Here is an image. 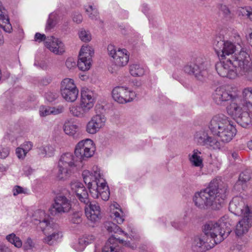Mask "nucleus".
Here are the masks:
<instances>
[{
    "instance_id": "obj_64",
    "label": "nucleus",
    "mask_w": 252,
    "mask_h": 252,
    "mask_svg": "<svg viewBox=\"0 0 252 252\" xmlns=\"http://www.w3.org/2000/svg\"><path fill=\"white\" fill-rule=\"evenodd\" d=\"M0 252H11L10 249L4 245H0Z\"/></svg>"
},
{
    "instance_id": "obj_26",
    "label": "nucleus",
    "mask_w": 252,
    "mask_h": 252,
    "mask_svg": "<svg viewBox=\"0 0 252 252\" xmlns=\"http://www.w3.org/2000/svg\"><path fill=\"white\" fill-rule=\"evenodd\" d=\"M118 241L120 243L123 244L124 245L131 247L132 249H134L135 247L131 246L129 242H126L122 239L116 238L113 236H112L109 238L107 241L106 242L105 245L102 249V252H118L117 249L115 247V242ZM94 252H99L96 250H95Z\"/></svg>"
},
{
    "instance_id": "obj_8",
    "label": "nucleus",
    "mask_w": 252,
    "mask_h": 252,
    "mask_svg": "<svg viewBox=\"0 0 252 252\" xmlns=\"http://www.w3.org/2000/svg\"><path fill=\"white\" fill-rule=\"evenodd\" d=\"M69 193L67 190L64 189L62 193L58 194L54 198V203L49 210L50 214L57 216L68 213L71 209L70 200L68 198Z\"/></svg>"
},
{
    "instance_id": "obj_52",
    "label": "nucleus",
    "mask_w": 252,
    "mask_h": 252,
    "mask_svg": "<svg viewBox=\"0 0 252 252\" xmlns=\"http://www.w3.org/2000/svg\"><path fill=\"white\" fill-rule=\"evenodd\" d=\"M16 154L19 159H24L26 156L27 153L25 152L24 150L20 147L16 149Z\"/></svg>"
},
{
    "instance_id": "obj_41",
    "label": "nucleus",
    "mask_w": 252,
    "mask_h": 252,
    "mask_svg": "<svg viewBox=\"0 0 252 252\" xmlns=\"http://www.w3.org/2000/svg\"><path fill=\"white\" fill-rule=\"evenodd\" d=\"M105 227L109 232L118 233L120 232L124 233L126 236H127V235L126 233H125L124 232L121 230L120 227L113 222H106L105 224Z\"/></svg>"
},
{
    "instance_id": "obj_60",
    "label": "nucleus",
    "mask_w": 252,
    "mask_h": 252,
    "mask_svg": "<svg viewBox=\"0 0 252 252\" xmlns=\"http://www.w3.org/2000/svg\"><path fill=\"white\" fill-rule=\"evenodd\" d=\"M185 222H178V221H173L171 222V224L172 226L174 227L176 229H181L185 225Z\"/></svg>"
},
{
    "instance_id": "obj_28",
    "label": "nucleus",
    "mask_w": 252,
    "mask_h": 252,
    "mask_svg": "<svg viewBox=\"0 0 252 252\" xmlns=\"http://www.w3.org/2000/svg\"><path fill=\"white\" fill-rule=\"evenodd\" d=\"M201 152L198 149H194L192 153L189 155V160L191 165L194 167L202 168L203 165V158L201 156Z\"/></svg>"
},
{
    "instance_id": "obj_30",
    "label": "nucleus",
    "mask_w": 252,
    "mask_h": 252,
    "mask_svg": "<svg viewBox=\"0 0 252 252\" xmlns=\"http://www.w3.org/2000/svg\"><path fill=\"white\" fill-rule=\"evenodd\" d=\"M251 178V174L249 171L246 170L242 172L240 174L238 180L235 185V189L239 191L244 190L247 186V183L250 180Z\"/></svg>"
},
{
    "instance_id": "obj_25",
    "label": "nucleus",
    "mask_w": 252,
    "mask_h": 252,
    "mask_svg": "<svg viewBox=\"0 0 252 252\" xmlns=\"http://www.w3.org/2000/svg\"><path fill=\"white\" fill-rule=\"evenodd\" d=\"M45 45L50 51L55 54H62L64 52L63 43L60 39L53 36L48 37Z\"/></svg>"
},
{
    "instance_id": "obj_53",
    "label": "nucleus",
    "mask_w": 252,
    "mask_h": 252,
    "mask_svg": "<svg viewBox=\"0 0 252 252\" xmlns=\"http://www.w3.org/2000/svg\"><path fill=\"white\" fill-rule=\"evenodd\" d=\"M82 221L81 218L78 214L74 213L72 215L70 221L74 224H79Z\"/></svg>"
},
{
    "instance_id": "obj_37",
    "label": "nucleus",
    "mask_w": 252,
    "mask_h": 252,
    "mask_svg": "<svg viewBox=\"0 0 252 252\" xmlns=\"http://www.w3.org/2000/svg\"><path fill=\"white\" fill-rule=\"evenodd\" d=\"M54 148L50 145L42 146L38 148L39 154L44 157H51L54 155Z\"/></svg>"
},
{
    "instance_id": "obj_20",
    "label": "nucleus",
    "mask_w": 252,
    "mask_h": 252,
    "mask_svg": "<svg viewBox=\"0 0 252 252\" xmlns=\"http://www.w3.org/2000/svg\"><path fill=\"white\" fill-rule=\"evenodd\" d=\"M214 241H210L204 235L194 237L191 245L192 250L196 252H204L215 246Z\"/></svg>"
},
{
    "instance_id": "obj_62",
    "label": "nucleus",
    "mask_w": 252,
    "mask_h": 252,
    "mask_svg": "<svg viewBox=\"0 0 252 252\" xmlns=\"http://www.w3.org/2000/svg\"><path fill=\"white\" fill-rule=\"evenodd\" d=\"M73 20L77 23H80L82 21V16L80 14H75L73 15Z\"/></svg>"
},
{
    "instance_id": "obj_13",
    "label": "nucleus",
    "mask_w": 252,
    "mask_h": 252,
    "mask_svg": "<svg viewBox=\"0 0 252 252\" xmlns=\"http://www.w3.org/2000/svg\"><path fill=\"white\" fill-rule=\"evenodd\" d=\"M229 210L237 216H244L248 213H252L251 209L245 202L244 199L240 196H235L229 203Z\"/></svg>"
},
{
    "instance_id": "obj_22",
    "label": "nucleus",
    "mask_w": 252,
    "mask_h": 252,
    "mask_svg": "<svg viewBox=\"0 0 252 252\" xmlns=\"http://www.w3.org/2000/svg\"><path fill=\"white\" fill-rule=\"evenodd\" d=\"M85 214L88 220L95 222L101 218L100 208L97 203L90 202L85 207Z\"/></svg>"
},
{
    "instance_id": "obj_18",
    "label": "nucleus",
    "mask_w": 252,
    "mask_h": 252,
    "mask_svg": "<svg viewBox=\"0 0 252 252\" xmlns=\"http://www.w3.org/2000/svg\"><path fill=\"white\" fill-rule=\"evenodd\" d=\"M106 118L102 113L93 116L86 125V131L90 134H95L105 125Z\"/></svg>"
},
{
    "instance_id": "obj_40",
    "label": "nucleus",
    "mask_w": 252,
    "mask_h": 252,
    "mask_svg": "<svg viewBox=\"0 0 252 252\" xmlns=\"http://www.w3.org/2000/svg\"><path fill=\"white\" fill-rule=\"evenodd\" d=\"M86 12L87 13L90 18L92 20H96L98 17V13L97 12V8L93 6L89 5L85 7Z\"/></svg>"
},
{
    "instance_id": "obj_49",
    "label": "nucleus",
    "mask_w": 252,
    "mask_h": 252,
    "mask_svg": "<svg viewBox=\"0 0 252 252\" xmlns=\"http://www.w3.org/2000/svg\"><path fill=\"white\" fill-rule=\"evenodd\" d=\"M65 65L69 69H74L76 66L75 60L72 58H68L66 61Z\"/></svg>"
},
{
    "instance_id": "obj_9",
    "label": "nucleus",
    "mask_w": 252,
    "mask_h": 252,
    "mask_svg": "<svg viewBox=\"0 0 252 252\" xmlns=\"http://www.w3.org/2000/svg\"><path fill=\"white\" fill-rule=\"evenodd\" d=\"M193 139L197 145L206 146L210 149H220L222 147L220 142L210 135L209 131L207 129L202 128L196 131Z\"/></svg>"
},
{
    "instance_id": "obj_35",
    "label": "nucleus",
    "mask_w": 252,
    "mask_h": 252,
    "mask_svg": "<svg viewBox=\"0 0 252 252\" xmlns=\"http://www.w3.org/2000/svg\"><path fill=\"white\" fill-rule=\"evenodd\" d=\"M118 204H114V207L116 208V210H113L111 212V218L115 220L119 224L122 223L124 221L123 217V212L121 209L117 208Z\"/></svg>"
},
{
    "instance_id": "obj_58",
    "label": "nucleus",
    "mask_w": 252,
    "mask_h": 252,
    "mask_svg": "<svg viewBox=\"0 0 252 252\" xmlns=\"http://www.w3.org/2000/svg\"><path fill=\"white\" fill-rule=\"evenodd\" d=\"M24 247L25 250L32 249L34 247L32 240L30 238H28Z\"/></svg>"
},
{
    "instance_id": "obj_16",
    "label": "nucleus",
    "mask_w": 252,
    "mask_h": 252,
    "mask_svg": "<svg viewBox=\"0 0 252 252\" xmlns=\"http://www.w3.org/2000/svg\"><path fill=\"white\" fill-rule=\"evenodd\" d=\"M112 94L113 99L122 104L131 101L135 96L134 92L124 86L115 87L113 89Z\"/></svg>"
},
{
    "instance_id": "obj_19",
    "label": "nucleus",
    "mask_w": 252,
    "mask_h": 252,
    "mask_svg": "<svg viewBox=\"0 0 252 252\" xmlns=\"http://www.w3.org/2000/svg\"><path fill=\"white\" fill-rule=\"evenodd\" d=\"M214 101L218 105H222V103L229 100H235L237 98L236 93L226 90L224 87L217 88L212 95Z\"/></svg>"
},
{
    "instance_id": "obj_59",
    "label": "nucleus",
    "mask_w": 252,
    "mask_h": 252,
    "mask_svg": "<svg viewBox=\"0 0 252 252\" xmlns=\"http://www.w3.org/2000/svg\"><path fill=\"white\" fill-rule=\"evenodd\" d=\"M81 239H85V241H86L85 243V244L87 246L89 244L93 242L94 241V240L95 239V237L94 236L91 235L84 236V237L81 238Z\"/></svg>"
},
{
    "instance_id": "obj_44",
    "label": "nucleus",
    "mask_w": 252,
    "mask_h": 252,
    "mask_svg": "<svg viewBox=\"0 0 252 252\" xmlns=\"http://www.w3.org/2000/svg\"><path fill=\"white\" fill-rule=\"evenodd\" d=\"M86 241L85 239L79 238L78 242L73 245V248L77 252H82L85 248Z\"/></svg>"
},
{
    "instance_id": "obj_10",
    "label": "nucleus",
    "mask_w": 252,
    "mask_h": 252,
    "mask_svg": "<svg viewBox=\"0 0 252 252\" xmlns=\"http://www.w3.org/2000/svg\"><path fill=\"white\" fill-rule=\"evenodd\" d=\"M95 151L93 141L87 139L80 141L76 146L74 154L82 163L83 160L92 157Z\"/></svg>"
},
{
    "instance_id": "obj_45",
    "label": "nucleus",
    "mask_w": 252,
    "mask_h": 252,
    "mask_svg": "<svg viewBox=\"0 0 252 252\" xmlns=\"http://www.w3.org/2000/svg\"><path fill=\"white\" fill-rule=\"evenodd\" d=\"M55 18V14H51L49 16V19L47 21L46 26L45 30L46 31L50 30L52 28H53L55 24H56V21L54 20V18Z\"/></svg>"
},
{
    "instance_id": "obj_3",
    "label": "nucleus",
    "mask_w": 252,
    "mask_h": 252,
    "mask_svg": "<svg viewBox=\"0 0 252 252\" xmlns=\"http://www.w3.org/2000/svg\"><path fill=\"white\" fill-rule=\"evenodd\" d=\"M83 166L74 154L66 153L63 154L58 164L57 177L60 180L67 179L74 171Z\"/></svg>"
},
{
    "instance_id": "obj_32",
    "label": "nucleus",
    "mask_w": 252,
    "mask_h": 252,
    "mask_svg": "<svg viewBox=\"0 0 252 252\" xmlns=\"http://www.w3.org/2000/svg\"><path fill=\"white\" fill-rule=\"evenodd\" d=\"M35 215L39 216V219H35V221L39 222V227L42 229V231H44V229L50 231V229H52L49 225V222L44 218L45 216L44 211L38 210L35 213Z\"/></svg>"
},
{
    "instance_id": "obj_23",
    "label": "nucleus",
    "mask_w": 252,
    "mask_h": 252,
    "mask_svg": "<svg viewBox=\"0 0 252 252\" xmlns=\"http://www.w3.org/2000/svg\"><path fill=\"white\" fill-rule=\"evenodd\" d=\"M242 219L239 221L235 228V233L238 236H241L248 232L252 225V213L242 216Z\"/></svg>"
},
{
    "instance_id": "obj_33",
    "label": "nucleus",
    "mask_w": 252,
    "mask_h": 252,
    "mask_svg": "<svg viewBox=\"0 0 252 252\" xmlns=\"http://www.w3.org/2000/svg\"><path fill=\"white\" fill-rule=\"evenodd\" d=\"M129 71L133 77H141L145 74L146 69L139 63H133L129 65Z\"/></svg>"
},
{
    "instance_id": "obj_36",
    "label": "nucleus",
    "mask_w": 252,
    "mask_h": 252,
    "mask_svg": "<svg viewBox=\"0 0 252 252\" xmlns=\"http://www.w3.org/2000/svg\"><path fill=\"white\" fill-rule=\"evenodd\" d=\"M75 193L81 202H83L86 205L89 203L90 200L88 198V193L83 185L77 190Z\"/></svg>"
},
{
    "instance_id": "obj_57",
    "label": "nucleus",
    "mask_w": 252,
    "mask_h": 252,
    "mask_svg": "<svg viewBox=\"0 0 252 252\" xmlns=\"http://www.w3.org/2000/svg\"><path fill=\"white\" fill-rule=\"evenodd\" d=\"M45 97L48 101L52 102L56 99L57 94L51 92H48L46 93Z\"/></svg>"
},
{
    "instance_id": "obj_42",
    "label": "nucleus",
    "mask_w": 252,
    "mask_h": 252,
    "mask_svg": "<svg viewBox=\"0 0 252 252\" xmlns=\"http://www.w3.org/2000/svg\"><path fill=\"white\" fill-rule=\"evenodd\" d=\"M220 12L223 15V17L227 19H230L232 17V14L229 8L224 4H220L218 5Z\"/></svg>"
},
{
    "instance_id": "obj_63",
    "label": "nucleus",
    "mask_w": 252,
    "mask_h": 252,
    "mask_svg": "<svg viewBox=\"0 0 252 252\" xmlns=\"http://www.w3.org/2000/svg\"><path fill=\"white\" fill-rule=\"evenodd\" d=\"M23 170H24L25 174L27 176H29V175H31L32 171V170L31 168V167L29 166H25L24 167Z\"/></svg>"
},
{
    "instance_id": "obj_4",
    "label": "nucleus",
    "mask_w": 252,
    "mask_h": 252,
    "mask_svg": "<svg viewBox=\"0 0 252 252\" xmlns=\"http://www.w3.org/2000/svg\"><path fill=\"white\" fill-rule=\"evenodd\" d=\"M245 50L242 49L238 54H235L225 61L216 64V69L218 74L222 77L234 79L239 75L238 69L241 65Z\"/></svg>"
},
{
    "instance_id": "obj_11",
    "label": "nucleus",
    "mask_w": 252,
    "mask_h": 252,
    "mask_svg": "<svg viewBox=\"0 0 252 252\" xmlns=\"http://www.w3.org/2000/svg\"><path fill=\"white\" fill-rule=\"evenodd\" d=\"M61 92L63 97L67 101L74 102L78 97L79 91L73 79L65 78L61 83Z\"/></svg>"
},
{
    "instance_id": "obj_61",
    "label": "nucleus",
    "mask_w": 252,
    "mask_h": 252,
    "mask_svg": "<svg viewBox=\"0 0 252 252\" xmlns=\"http://www.w3.org/2000/svg\"><path fill=\"white\" fill-rule=\"evenodd\" d=\"M241 12L242 13L243 15H246L251 20H252V12L244 8L241 9Z\"/></svg>"
},
{
    "instance_id": "obj_47",
    "label": "nucleus",
    "mask_w": 252,
    "mask_h": 252,
    "mask_svg": "<svg viewBox=\"0 0 252 252\" xmlns=\"http://www.w3.org/2000/svg\"><path fill=\"white\" fill-rule=\"evenodd\" d=\"M243 96L246 99L252 100V88L247 87L243 91Z\"/></svg>"
},
{
    "instance_id": "obj_51",
    "label": "nucleus",
    "mask_w": 252,
    "mask_h": 252,
    "mask_svg": "<svg viewBox=\"0 0 252 252\" xmlns=\"http://www.w3.org/2000/svg\"><path fill=\"white\" fill-rule=\"evenodd\" d=\"M82 185L83 184L81 182L78 181H73L70 183L71 190L75 193L76 192L77 190H78Z\"/></svg>"
},
{
    "instance_id": "obj_5",
    "label": "nucleus",
    "mask_w": 252,
    "mask_h": 252,
    "mask_svg": "<svg viewBox=\"0 0 252 252\" xmlns=\"http://www.w3.org/2000/svg\"><path fill=\"white\" fill-rule=\"evenodd\" d=\"M210 62L202 57H193L184 67L186 73L193 75L198 80L203 81L207 78Z\"/></svg>"
},
{
    "instance_id": "obj_24",
    "label": "nucleus",
    "mask_w": 252,
    "mask_h": 252,
    "mask_svg": "<svg viewBox=\"0 0 252 252\" xmlns=\"http://www.w3.org/2000/svg\"><path fill=\"white\" fill-rule=\"evenodd\" d=\"M104 180L102 181L96 188L90 189V194L94 198L100 197L102 200L106 201L108 200L110 196L109 188L106 185Z\"/></svg>"
},
{
    "instance_id": "obj_38",
    "label": "nucleus",
    "mask_w": 252,
    "mask_h": 252,
    "mask_svg": "<svg viewBox=\"0 0 252 252\" xmlns=\"http://www.w3.org/2000/svg\"><path fill=\"white\" fill-rule=\"evenodd\" d=\"M6 239L9 242L18 248H21L22 246L21 240L13 233L7 235Z\"/></svg>"
},
{
    "instance_id": "obj_12",
    "label": "nucleus",
    "mask_w": 252,
    "mask_h": 252,
    "mask_svg": "<svg viewBox=\"0 0 252 252\" xmlns=\"http://www.w3.org/2000/svg\"><path fill=\"white\" fill-rule=\"evenodd\" d=\"M94 54L93 49L89 46H82L78 56L77 66L82 71L89 70L91 66L92 57Z\"/></svg>"
},
{
    "instance_id": "obj_1",
    "label": "nucleus",
    "mask_w": 252,
    "mask_h": 252,
    "mask_svg": "<svg viewBox=\"0 0 252 252\" xmlns=\"http://www.w3.org/2000/svg\"><path fill=\"white\" fill-rule=\"evenodd\" d=\"M226 190L219 189L216 184L211 183L207 188L194 194L193 201L200 209H219L225 197Z\"/></svg>"
},
{
    "instance_id": "obj_43",
    "label": "nucleus",
    "mask_w": 252,
    "mask_h": 252,
    "mask_svg": "<svg viewBox=\"0 0 252 252\" xmlns=\"http://www.w3.org/2000/svg\"><path fill=\"white\" fill-rule=\"evenodd\" d=\"M78 35L80 39L83 42H89L92 38L90 32L83 29L79 31Z\"/></svg>"
},
{
    "instance_id": "obj_29",
    "label": "nucleus",
    "mask_w": 252,
    "mask_h": 252,
    "mask_svg": "<svg viewBox=\"0 0 252 252\" xmlns=\"http://www.w3.org/2000/svg\"><path fill=\"white\" fill-rule=\"evenodd\" d=\"M247 108H248L247 102L246 103V105H243V107H241L235 102H232L227 106V111L229 115L236 118L237 120Z\"/></svg>"
},
{
    "instance_id": "obj_17",
    "label": "nucleus",
    "mask_w": 252,
    "mask_h": 252,
    "mask_svg": "<svg viewBox=\"0 0 252 252\" xmlns=\"http://www.w3.org/2000/svg\"><path fill=\"white\" fill-rule=\"evenodd\" d=\"M215 50L221 59L232 55L236 50L234 44L229 40H220L215 45Z\"/></svg>"
},
{
    "instance_id": "obj_50",
    "label": "nucleus",
    "mask_w": 252,
    "mask_h": 252,
    "mask_svg": "<svg viewBox=\"0 0 252 252\" xmlns=\"http://www.w3.org/2000/svg\"><path fill=\"white\" fill-rule=\"evenodd\" d=\"M9 154V149L7 147H0V158H5Z\"/></svg>"
},
{
    "instance_id": "obj_7",
    "label": "nucleus",
    "mask_w": 252,
    "mask_h": 252,
    "mask_svg": "<svg viewBox=\"0 0 252 252\" xmlns=\"http://www.w3.org/2000/svg\"><path fill=\"white\" fill-rule=\"evenodd\" d=\"M204 235L210 241H214L215 245L220 243L229 235V229L224 231L217 222L209 221L203 228Z\"/></svg>"
},
{
    "instance_id": "obj_2",
    "label": "nucleus",
    "mask_w": 252,
    "mask_h": 252,
    "mask_svg": "<svg viewBox=\"0 0 252 252\" xmlns=\"http://www.w3.org/2000/svg\"><path fill=\"white\" fill-rule=\"evenodd\" d=\"M209 127L212 133L218 136L220 142L223 143L230 142L237 133V129L233 122L223 115L213 117Z\"/></svg>"
},
{
    "instance_id": "obj_15",
    "label": "nucleus",
    "mask_w": 252,
    "mask_h": 252,
    "mask_svg": "<svg viewBox=\"0 0 252 252\" xmlns=\"http://www.w3.org/2000/svg\"><path fill=\"white\" fill-rule=\"evenodd\" d=\"M109 55L114 60V63L118 66H124L127 64L129 61V55L125 49L116 48L112 45H109L107 48Z\"/></svg>"
},
{
    "instance_id": "obj_55",
    "label": "nucleus",
    "mask_w": 252,
    "mask_h": 252,
    "mask_svg": "<svg viewBox=\"0 0 252 252\" xmlns=\"http://www.w3.org/2000/svg\"><path fill=\"white\" fill-rule=\"evenodd\" d=\"M32 143L30 141L25 142L21 145V147L27 154L32 149Z\"/></svg>"
},
{
    "instance_id": "obj_34",
    "label": "nucleus",
    "mask_w": 252,
    "mask_h": 252,
    "mask_svg": "<svg viewBox=\"0 0 252 252\" xmlns=\"http://www.w3.org/2000/svg\"><path fill=\"white\" fill-rule=\"evenodd\" d=\"M218 223L224 231L229 229V234L230 233L231 226L233 224V221L228 215H225L222 217L219 220Z\"/></svg>"
},
{
    "instance_id": "obj_56",
    "label": "nucleus",
    "mask_w": 252,
    "mask_h": 252,
    "mask_svg": "<svg viewBox=\"0 0 252 252\" xmlns=\"http://www.w3.org/2000/svg\"><path fill=\"white\" fill-rule=\"evenodd\" d=\"M47 38L44 34H41L39 32H36L34 35V40L38 42H41L43 41H46Z\"/></svg>"
},
{
    "instance_id": "obj_48",
    "label": "nucleus",
    "mask_w": 252,
    "mask_h": 252,
    "mask_svg": "<svg viewBox=\"0 0 252 252\" xmlns=\"http://www.w3.org/2000/svg\"><path fill=\"white\" fill-rule=\"evenodd\" d=\"M51 111V107H45L44 106H41L39 108V114L41 117H45L48 115H51V113L50 112Z\"/></svg>"
},
{
    "instance_id": "obj_54",
    "label": "nucleus",
    "mask_w": 252,
    "mask_h": 252,
    "mask_svg": "<svg viewBox=\"0 0 252 252\" xmlns=\"http://www.w3.org/2000/svg\"><path fill=\"white\" fill-rule=\"evenodd\" d=\"M64 110L63 106H59L57 107H51V111L50 112L53 115H57L62 113Z\"/></svg>"
},
{
    "instance_id": "obj_14",
    "label": "nucleus",
    "mask_w": 252,
    "mask_h": 252,
    "mask_svg": "<svg viewBox=\"0 0 252 252\" xmlns=\"http://www.w3.org/2000/svg\"><path fill=\"white\" fill-rule=\"evenodd\" d=\"M82 176L84 182L88 185L90 191L91 188H96L104 180L100 169L97 166L93 167V172L89 170H84L82 173Z\"/></svg>"
},
{
    "instance_id": "obj_46",
    "label": "nucleus",
    "mask_w": 252,
    "mask_h": 252,
    "mask_svg": "<svg viewBox=\"0 0 252 252\" xmlns=\"http://www.w3.org/2000/svg\"><path fill=\"white\" fill-rule=\"evenodd\" d=\"M27 189H24L19 186H15L13 189L12 192L14 196H16L19 194L27 193Z\"/></svg>"
},
{
    "instance_id": "obj_21",
    "label": "nucleus",
    "mask_w": 252,
    "mask_h": 252,
    "mask_svg": "<svg viewBox=\"0 0 252 252\" xmlns=\"http://www.w3.org/2000/svg\"><path fill=\"white\" fill-rule=\"evenodd\" d=\"M237 70L238 76H245L248 80L252 82V63L249 54L246 51H244L241 65Z\"/></svg>"
},
{
    "instance_id": "obj_39",
    "label": "nucleus",
    "mask_w": 252,
    "mask_h": 252,
    "mask_svg": "<svg viewBox=\"0 0 252 252\" xmlns=\"http://www.w3.org/2000/svg\"><path fill=\"white\" fill-rule=\"evenodd\" d=\"M78 126L72 123L66 122L64 125V131L69 135H74L77 131Z\"/></svg>"
},
{
    "instance_id": "obj_27",
    "label": "nucleus",
    "mask_w": 252,
    "mask_h": 252,
    "mask_svg": "<svg viewBox=\"0 0 252 252\" xmlns=\"http://www.w3.org/2000/svg\"><path fill=\"white\" fill-rule=\"evenodd\" d=\"M237 122L245 128L252 127V110L247 108L237 119Z\"/></svg>"
},
{
    "instance_id": "obj_31",
    "label": "nucleus",
    "mask_w": 252,
    "mask_h": 252,
    "mask_svg": "<svg viewBox=\"0 0 252 252\" xmlns=\"http://www.w3.org/2000/svg\"><path fill=\"white\" fill-rule=\"evenodd\" d=\"M53 232L50 231V233L44 238V242L48 245H52L60 241L63 235L61 231L53 229Z\"/></svg>"
},
{
    "instance_id": "obj_6",
    "label": "nucleus",
    "mask_w": 252,
    "mask_h": 252,
    "mask_svg": "<svg viewBox=\"0 0 252 252\" xmlns=\"http://www.w3.org/2000/svg\"><path fill=\"white\" fill-rule=\"evenodd\" d=\"M94 93L88 88H84L81 90L79 105L70 107V112L75 117L85 118L94 107Z\"/></svg>"
}]
</instances>
